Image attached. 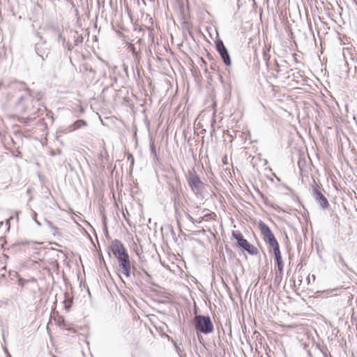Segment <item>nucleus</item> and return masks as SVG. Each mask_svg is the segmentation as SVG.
Segmentation results:
<instances>
[{
	"label": "nucleus",
	"instance_id": "13",
	"mask_svg": "<svg viewBox=\"0 0 357 357\" xmlns=\"http://www.w3.org/2000/svg\"><path fill=\"white\" fill-rule=\"evenodd\" d=\"M207 210L206 209H204L202 213L199 215L198 218H197V223H200L202 220L204 219L205 217H207L208 215H210V214L208 213H204V212H206Z\"/></svg>",
	"mask_w": 357,
	"mask_h": 357
},
{
	"label": "nucleus",
	"instance_id": "18",
	"mask_svg": "<svg viewBox=\"0 0 357 357\" xmlns=\"http://www.w3.org/2000/svg\"><path fill=\"white\" fill-rule=\"evenodd\" d=\"M59 41H61L63 44L66 42V38L63 37L62 34H59Z\"/></svg>",
	"mask_w": 357,
	"mask_h": 357
},
{
	"label": "nucleus",
	"instance_id": "9",
	"mask_svg": "<svg viewBox=\"0 0 357 357\" xmlns=\"http://www.w3.org/2000/svg\"><path fill=\"white\" fill-rule=\"evenodd\" d=\"M85 126H86V122L85 121L81 119L77 120L70 126V131H75Z\"/></svg>",
	"mask_w": 357,
	"mask_h": 357
},
{
	"label": "nucleus",
	"instance_id": "1",
	"mask_svg": "<svg viewBox=\"0 0 357 357\" xmlns=\"http://www.w3.org/2000/svg\"><path fill=\"white\" fill-rule=\"evenodd\" d=\"M112 250L116 257L121 272L126 278L130 277V262L129 255L121 241L114 240L112 242Z\"/></svg>",
	"mask_w": 357,
	"mask_h": 357
},
{
	"label": "nucleus",
	"instance_id": "25",
	"mask_svg": "<svg viewBox=\"0 0 357 357\" xmlns=\"http://www.w3.org/2000/svg\"><path fill=\"white\" fill-rule=\"evenodd\" d=\"M17 216H18V213H17V214H16V218H17V219L18 218H17Z\"/></svg>",
	"mask_w": 357,
	"mask_h": 357
},
{
	"label": "nucleus",
	"instance_id": "5",
	"mask_svg": "<svg viewBox=\"0 0 357 357\" xmlns=\"http://www.w3.org/2000/svg\"><path fill=\"white\" fill-rule=\"evenodd\" d=\"M259 227L261 234L264 236V241L268 243L270 246L277 242L274 234L272 233L270 228L264 222H259Z\"/></svg>",
	"mask_w": 357,
	"mask_h": 357
},
{
	"label": "nucleus",
	"instance_id": "14",
	"mask_svg": "<svg viewBox=\"0 0 357 357\" xmlns=\"http://www.w3.org/2000/svg\"><path fill=\"white\" fill-rule=\"evenodd\" d=\"M150 149H151V153L153 155V156L154 157V158H155L156 160H158V158L157 155V152H156V149H155V146L153 142L151 143Z\"/></svg>",
	"mask_w": 357,
	"mask_h": 357
},
{
	"label": "nucleus",
	"instance_id": "3",
	"mask_svg": "<svg viewBox=\"0 0 357 357\" xmlns=\"http://www.w3.org/2000/svg\"><path fill=\"white\" fill-rule=\"evenodd\" d=\"M197 332L208 334L213 331V325L208 316L196 315L194 321Z\"/></svg>",
	"mask_w": 357,
	"mask_h": 357
},
{
	"label": "nucleus",
	"instance_id": "2",
	"mask_svg": "<svg viewBox=\"0 0 357 357\" xmlns=\"http://www.w3.org/2000/svg\"><path fill=\"white\" fill-rule=\"evenodd\" d=\"M187 181L191 190L197 197L202 196L204 183L200 180L195 169L188 172Z\"/></svg>",
	"mask_w": 357,
	"mask_h": 357
},
{
	"label": "nucleus",
	"instance_id": "11",
	"mask_svg": "<svg viewBox=\"0 0 357 357\" xmlns=\"http://www.w3.org/2000/svg\"><path fill=\"white\" fill-rule=\"evenodd\" d=\"M275 258L276 260V264H277V266L278 268V271H280V273H282L283 271V262L282 260V257H281V255H278V256H275Z\"/></svg>",
	"mask_w": 357,
	"mask_h": 357
},
{
	"label": "nucleus",
	"instance_id": "12",
	"mask_svg": "<svg viewBox=\"0 0 357 357\" xmlns=\"http://www.w3.org/2000/svg\"><path fill=\"white\" fill-rule=\"evenodd\" d=\"M271 247L273 248V249L274 256L281 255V252L280 250V247H279V244H278V241L276 243H275L274 244H273Z\"/></svg>",
	"mask_w": 357,
	"mask_h": 357
},
{
	"label": "nucleus",
	"instance_id": "24",
	"mask_svg": "<svg viewBox=\"0 0 357 357\" xmlns=\"http://www.w3.org/2000/svg\"><path fill=\"white\" fill-rule=\"evenodd\" d=\"M3 222H0V227L3 225Z\"/></svg>",
	"mask_w": 357,
	"mask_h": 357
},
{
	"label": "nucleus",
	"instance_id": "8",
	"mask_svg": "<svg viewBox=\"0 0 357 357\" xmlns=\"http://www.w3.org/2000/svg\"><path fill=\"white\" fill-rule=\"evenodd\" d=\"M35 50L37 55L41 58L42 61H44L45 58L48 56L49 50L46 47L45 42L37 43L35 47Z\"/></svg>",
	"mask_w": 357,
	"mask_h": 357
},
{
	"label": "nucleus",
	"instance_id": "10",
	"mask_svg": "<svg viewBox=\"0 0 357 357\" xmlns=\"http://www.w3.org/2000/svg\"><path fill=\"white\" fill-rule=\"evenodd\" d=\"M71 131H70V126H67V127H61L57 131H56V139L59 140V138L60 137H61V135L63 134H66V133H68V132H70Z\"/></svg>",
	"mask_w": 357,
	"mask_h": 357
},
{
	"label": "nucleus",
	"instance_id": "23",
	"mask_svg": "<svg viewBox=\"0 0 357 357\" xmlns=\"http://www.w3.org/2000/svg\"><path fill=\"white\" fill-rule=\"evenodd\" d=\"M3 85V82L0 81V87Z\"/></svg>",
	"mask_w": 357,
	"mask_h": 357
},
{
	"label": "nucleus",
	"instance_id": "19",
	"mask_svg": "<svg viewBox=\"0 0 357 357\" xmlns=\"http://www.w3.org/2000/svg\"><path fill=\"white\" fill-rule=\"evenodd\" d=\"M37 213L36 212L33 213V220L35 221L36 219Z\"/></svg>",
	"mask_w": 357,
	"mask_h": 357
},
{
	"label": "nucleus",
	"instance_id": "20",
	"mask_svg": "<svg viewBox=\"0 0 357 357\" xmlns=\"http://www.w3.org/2000/svg\"><path fill=\"white\" fill-rule=\"evenodd\" d=\"M24 100V98L23 96L20 97L19 99V103L22 102Z\"/></svg>",
	"mask_w": 357,
	"mask_h": 357
},
{
	"label": "nucleus",
	"instance_id": "21",
	"mask_svg": "<svg viewBox=\"0 0 357 357\" xmlns=\"http://www.w3.org/2000/svg\"><path fill=\"white\" fill-rule=\"evenodd\" d=\"M35 222H36L38 225L40 226V223L37 220H35Z\"/></svg>",
	"mask_w": 357,
	"mask_h": 357
},
{
	"label": "nucleus",
	"instance_id": "17",
	"mask_svg": "<svg viewBox=\"0 0 357 357\" xmlns=\"http://www.w3.org/2000/svg\"><path fill=\"white\" fill-rule=\"evenodd\" d=\"M13 218L11 216L8 219H7L6 220V225L7 226V229L9 230L10 229V220H12Z\"/></svg>",
	"mask_w": 357,
	"mask_h": 357
},
{
	"label": "nucleus",
	"instance_id": "15",
	"mask_svg": "<svg viewBox=\"0 0 357 357\" xmlns=\"http://www.w3.org/2000/svg\"><path fill=\"white\" fill-rule=\"evenodd\" d=\"M144 5L153 6L155 3V0H142Z\"/></svg>",
	"mask_w": 357,
	"mask_h": 357
},
{
	"label": "nucleus",
	"instance_id": "7",
	"mask_svg": "<svg viewBox=\"0 0 357 357\" xmlns=\"http://www.w3.org/2000/svg\"><path fill=\"white\" fill-rule=\"evenodd\" d=\"M216 49L222 57V59L226 66L231 65V59L229 52L222 40L216 42Z\"/></svg>",
	"mask_w": 357,
	"mask_h": 357
},
{
	"label": "nucleus",
	"instance_id": "6",
	"mask_svg": "<svg viewBox=\"0 0 357 357\" xmlns=\"http://www.w3.org/2000/svg\"><path fill=\"white\" fill-rule=\"evenodd\" d=\"M312 195L315 201L323 208H328L329 203L326 197L322 193V189L319 186H315L312 190Z\"/></svg>",
	"mask_w": 357,
	"mask_h": 357
},
{
	"label": "nucleus",
	"instance_id": "22",
	"mask_svg": "<svg viewBox=\"0 0 357 357\" xmlns=\"http://www.w3.org/2000/svg\"><path fill=\"white\" fill-rule=\"evenodd\" d=\"M24 112H26V111H29V108H28V107H26V108H24Z\"/></svg>",
	"mask_w": 357,
	"mask_h": 357
},
{
	"label": "nucleus",
	"instance_id": "4",
	"mask_svg": "<svg viewBox=\"0 0 357 357\" xmlns=\"http://www.w3.org/2000/svg\"><path fill=\"white\" fill-rule=\"evenodd\" d=\"M232 236L237 241L238 245L248 253L251 255H255L257 253V249L252 245L250 244L246 239H245L242 234L238 231H234L232 232Z\"/></svg>",
	"mask_w": 357,
	"mask_h": 357
},
{
	"label": "nucleus",
	"instance_id": "16",
	"mask_svg": "<svg viewBox=\"0 0 357 357\" xmlns=\"http://www.w3.org/2000/svg\"><path fill=\"white\" fill-rule=\"evenodd\" d=\"M187 218H188V219L191 222H192L193 224L197 223V219L193 218H192V216L191 215L188 214V215H187Z\"/></svg>",
	"mask_w": 357,
	"mask_h": 357
}]
</instances>
